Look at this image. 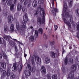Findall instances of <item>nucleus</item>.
<instances>
[{
  "instance_id": "5fc2aeb1",
  "label": "nucleus",
  "mask_w": 79,
  "mask_h": 79,
  "mask_svg": "<svg viewBox=\"0 0 79 79\" xmlns=\"http://www.w3.org/2000/svg\"><path fill=\"white\" fill-rule=\"evenodd\" d=\"M52 49L53 50H54V49H55V47L54 46L52 47Z\"/></svg>"
},
{
  "instance_id": "7ed1b4c3",
  "label": "nucleus",
  "mask_w": 79,
  "mask_h": 79,
  "mask_svg": "<svg viewBox=\"0 0 79 79\" xmlns=\"http://www.w3.org/2000/svg\"><path fill=\"white\" fill-rule=\"evenodd\" d=\"M68 20L66 19V17L64 15H63V19L64 21V23L67 25L68 27H69L70 28H71V25L70 23V22H71V20L73 19V15H69V13H68L67 15Z\"/></svg>"
},
{
  "instance_id": "3c124183",
  "label": "nucleus",
  "mask_w": 79,
  "mask_h": 79,
  "mask_svg": "<svg viewBox=\"0 0 79 79\" xmlns=\"http://www.w3.org/2000/svg\"><path fill=\"white\" fill-rule=\"evenodd\" d=\"M2 56H3V55H2V53H1L0 52V58H1V59H2Z\"/></svg>"
},
{
  "instance_id": "f704fd0d",
  "label": "nucleus",
  "mask_w": 79,
  "mask_h": 79,
  "mask_svg": "<svg viewBox=\"0 0 79 79\" xmlns=\"http://www.w3.org/2000/svg\"><path fill=\"white\" fill-rule=\"evenodd\" d=\"M51 45H53L55 44V40H53L52 42H51L50 43Z\"/></svg>"
},
{
  "instance_id": "58836bf2",
  "label": "nucleus",
  "mask_w": 79,
  "mask_h": 79,
  "mask_svg": "<svg viewBox=\"0 0 79 79\" xmlns=\"http://www.w3.org/2000/svg\"><path fill=\"white\" fill-rule=\"evenodd\" d=\"M43 37L44 39H47V35H46V34H43Z\"/></svg>"
},
{
  "instance_id": "13d9d810",
  "label": "nucleus",
  "mask_w": 79,
  "mask_h": 79,
  "mask_svg": "<svg viewBox=\"0 0 79 79\" xmlns=\"http://www.w3.org/2000/svg\"><path fill=\"white\" fill-rule=\"evenodd\" d=\"M77 65H78V68H79V60L78 62Z\"/></svg>"
},
{
  "instance_id": "0e129e2a",
  "label": "nucleus",
  "mask_w": 79,
  "mask_h": 79,
  "mask_svg": "<svg viewBox=\"0 0 79 79\" xmlns=\"http://www.w3.org/2000/svg\"><path fill=\"white\" fill-rule=\"evenodd\" d=\"M15 50H17V47H15Z\"/></svg>"
},
{
  "instance_id": "2eb2a0df",
  "label": "nucleus",
  "mask_w": 79,
  "mask_h": 79,
  "mask_svg": "<svg viewBox=\"0 0 79 79\" xmlns=\"http://www.w3.org/2000/svg\"><path fill=\"white\" fill-rule=\"evenodd\" d=\"M23 6V4L18 3L17 6V10L18 11H20L22 9V6Z\"/></svg>"
},
{
  "instance_id": "8fccbe9b",
  "label": "nucleus",
  "mask_w": 79,
  "mask_h": 79,
  "mask_svg": "<svg viewBox=\"0 0 79 79\" xmlns=\"http://www.w3.org/2000/svg\"><path fill=\"white\" fill-rule=\"evenodd\" d=\"M13 2H14V4H16L17 0H14Z\"/></svg>"
},
{
  "instance_id": "e433bc0d",
  "label": "nucleus",
  "mask_w": 79,
  "mask_h": 79,
  "mask_svg": "<svg viewBox=\"0 0 79 79\" xmlns=\"http://www.w3.org/2000/svg\"><path fill=\"white\" fill-rule=\"evenodd\" d=\"M35 36H36V37H38V35H39V33L38 31H35Z\"/></svg>"
},
{
  "instance_id": "393cba45",
  "label": "nucleus",
  "mask_w": 79,
  "mask_h": 79,
  "mask_svg": "<svg viewBox=\"0 0 79 79\" xmlns=\"http://www.w3.org/2000/svg\"><path fill=\"white\" fill-rule=\"evenodd\" d=\"M51 56L52 57V58H55L56 54L55 53V52H51Z\"/></svg>"
},
{
  "instance_id": "6ab92c4d",
  "label": "nucleus",
  "mask_w": 79,
  "mask_h": 79,
  "mask_svg": "<svg viewBox=\"0 0 79 79\" xmlns=\"http://www.w3.org/2000/svg\"><path fill=\"white\" fill-rule=\"evenodd\" d=\"M1 66L3 69H6V64L5 62H2L1 64Z\"/></svg>"
},
{
  "instance_id": "79ce46f5",
  "label": "nucleus",
  "mask_w": 79,
  "mask_h": 79,
  "mask_svg": "<svg viewBox=\"0 0 79 79\" xmlns=\"http://www.w3.org/2000/svg\"><path fill=\"white\" fill-rule=\"evenodd\" d=\"M52 37L53 38H55V39H58V36H57V35H56V36H55L54 35H52Z\"/></svg>"
},
{
  "instance_id": "37998d69",
  "label": "nucleus",
  "mask_w": 79,
  "mask_h": 79,
  "mask_svg": "<svg viewBox=\"0 0 79 79\" xmlns=\"http://www.w3.org/2000/svg\"><path fill=\"white\" fill-rule=\"evenodd\" d=\"M42 47H45V48H47L48 47V44H45L44 45H42Z\"/></svg>"
},
{
  "instance_id": "4d7b16f0",
  "label": "nucleus",
  "mask_w": 79,
  "mask_h": 79,
  "mask_svg": "<svg viewBox=\"0 0 79 79\" xmlns=\"http://www.w3.org/2000/svg\"><path fill=\"white\" fill-rule=\"evenodd\" d=\"M30 6H31V4H28L27 6L28 7H30Z\"/></svg>"
},
{
  "instance_id": "a19ab883",
  "label": "nucleus",
  "mask_w": 79,
  "mask_h": 79,
  "mask_svg": "<svg viewBox=\"0 0 79 79\" xmlns=\"http://www.w3.org/2000/svg\"><path fill=\"white\" fill-rule=\"evenodd\" d=\"M38 14H39V11L37 10L36 11L35 13L34 14L35 16H37Z\"/></svg>"
},
{
  "instance_id": "9b49d317",
  "label": "nucleus",
  "mask_w": 79,
  "mask_h": 79,
  "mask_svg": "<svg viewBox=\"0 0 79 79\" xmlns=\"http://www.w3.org/2000/svg\"><path fill=\"white\" fill-rule=\"evenodd\" d=\"M41 71L43 74H46V69L44 65L41 66Z\"/></svg>"
},
{
  "instance_id": "b1692460",
  "label": "nucleus",
  "mask_w": 79,
  "mask_h": 79,
  "mask_svg": "<svg viewBox=\"0 0 79 79\" xmlns=\"http://www.w3.org/2000/svg\"><path fill=\"white\" fill-rule=\"evenodd\" d=\"M10 7V10L11 11H13L14 10V7H15V5L14 4H11Z\"/></svg>"
},
{
  "instance_id": "ddd939ff",
  "label": "nucleus",
  "mask_w": 79,
  "mask_h": 79,
  "mask_svg": "<svg viewBox=\"0 0 79 79\" xmlns=\"http://www.w3.org/2000/svg\"><path fill=\"white\" fill-rule=\"evenodd\" d=\"M17 64L15 63L13 65V67L12 68V70L14 72L16 71L17 69V68L16 67V65Z\"/></svg>"
},
{
  "instance_id": "0eeeda50",
  "label": "nucleus",
  "mask_w": 79,
  "mask_h": 79,
  "mask_svg": "<svg viewBox=\"0 0 79 79\" xmlns=\"http://www.w3.org/2000/svg\"><path fill=\"white\" fill-rule=\"evenodd\" d=\"M27 66L29 70H31L32 73H35L36 69L35 68V66H33V67H31V66H30V64H27Z\"/></svg>"
},
{
  "instance_id": "473e14b6",
  "label": "nucleus",
  "mask_w": 79,
  "mask_h": 79,
  "mask_svg": "<svg viewBox=\"0 0 79 79\" xmlns=\"http://www.w3.org/2000/svg\"><path fill=\"white\" fill-rule=\"evenodd\" d=\"M34 37L32 35H31L30 37V39L31 41L34 40Z\"/></svg>"
},
{
  "instance_id": "4be33fe9",
  "label": "nucleus",
  "mask_w": 79,
  "mask_h": 79,
  "mask_svg": "<svg viewBox=\"0 0 79 79\" xmlns=\"http://www.w3.org/2000/svg\"><path fill=\"white\" fill-rule=\"evenodd\" d=\"M21 2H24V5H26L28 1L29 0H20Z\"/></svg>"
},
{
  "instance_id": "6e6552de",
  "label": "nucleus",
  "mask_w": 79,
  "mask_h": 79,
  "mask_svg": "<svg viewBox=\"0 0 79 79\" xmlns=\"http://www.w3.org/2000/svg\"><path fill=\"white\" fill-rule=\"evenodd\" d=\"M6 2L7 3V5L9 6H11L12 3L13 2V0H2V3L3 5H4V3L3 2Z\"/></svg>"
},
{
  "instance_id": "5701e85b",
  "label": "nucleus",
  "mask_w": 79,
  "mask_h": 79,
  "mask_svg": "<svg viewBox=\"0 0 79 79\" xmlns=\"http://www.w3.org/2000/svg\"><path fill=\"white\" fill-rule=\"evenodd\" d=\"M31 63L33 66H35V62H34V58H32V60L31 61Z\"/></svg>"
},
{
  "instance_id": "f8f14e48",
  "label": "nucleus",
  "mask_w": 79,
  "mask_h": 79,
  "mask_svg": "<svg viewBox=\"0 0 79 79\" xmlns=\"http://www.w3.org/2000/svg\"><path fill=\"white\" fill-rule=\"evenodd\" d=\"M77 30L78 32H77V35L76 36V37H77L78 39H79V22H77Z\"/></svg>"
},
{
  "instance_id": "4468645a",
  "label": "nucleus",
  "mask_w": 79,
  "mask_h": 79,
  "mask_svg": "<svg viewBox=\"0 0 79 79\" xmlns=\"http://www.w3.org/2000/svg\"><path fill=\"white\" fill-rule=\"evenodd\" d=\"M35 61H37V62H39V63H41V59H40L39 57L36 55H35Z\"/></svg>"
},
{
  "instance_id": "6e6d98bb",
  "label": "nucleus",
  "mask_w": 79,
  "mask_h": 79,
  "mask_svg": "<svg viewBox=\"0 0 79 79\" xmlns=\"http://www.w3.org/2000/svg\"><path fill=\"white\" fill-rule=\"evenodd\" d=\"M24 57H26L27 56V54L25 53H24Z\"/></svg>"
},
{
  "instance_id": "72a5a7b5",
  "label": "nucleus",
  "mask_w": 79,
  "mask_h": 79,
  "mask_svg": "<svg viewBox=\"0 0 79 79\" xmlns=\"http://www.w3.org/2000/svg\"><path fill=\"white\" fill-rule=\"evenodd\" d=\"M3 55V57L4 59H6V58H7V56H6V54L4 53V52H3L2 53Z\"/></svg>"
},
{
  "instance_id": "a878e982",
  "label": "nucleus",
  "mask_w": 79,
  "mask_h": 79,
  "mask_svg": "<svg viewBox=\"0 0 79 79\" xmlns=\"http://www.w3.org/2000/svg\"><path fill=\"white\" fill-rule=\"evenodd\" d=\"M10 45H11V47H14V46H15V43L14 42L11 41H10Z\"/></svg>"
},
{
  "instance_id": "09e8293b",
  "label": "nucleus",
  "mask_w": 79,
  "mask_h": 79,
  "mask_svg": "<svg viewBox=\"0 0 79 79\" xmlns=\"http://www.w3.org/2000/svg\"><path fill=\"white\" fill-rule=\"evenodd\" d=\"M65 52H66V51L64 50V48H63L62 49V55L64 54V53H65Z\"/></svg>"
},
{
  "instance_id": "bf43d9fd",
  "label": "nucleus",
  "mask_w": 79,
  "mask_h": 79,
  "mask_svg": "<svg viewBox=\"0 0 79 79\" xmlns=\"http://www.w3.org/2000/svg\"><path fill=\"white\" fill-rule=\"evenodd\" d=\"M39 8H41V5H40L39 6Z\"/></svg>"
},
{
  "instance_id": "2f4dec72",
  "label": "nucleus",
  "mask_w": 79,
  "mask_h": 79,
  "mask_svg": "<svg viewBox=\"0 0 79 79\" xmlns=\"http://www.w3.org/2000/svg\"><path fill=\"white\" fill-rule=\"evenodd\" d=\"M40 32L41 34H42L43 33V30L42 28H40L39 29Z\"/></svg>"
},
{
  "instance_id": "dca6fc26",
  "label": "nucleus",
  "mask_w": 79,
  "mask_h": 79,
  "mask_svg": "<svg viewBox=\"0 0 79 79\" xmlns=\"http://www.w3.org/2000/svg\"><path fill=\"white\" fill-rule=\"evenodd\" d=\"M10 27L7 25H5L4 27V32H8L9 31Z\"/></svg>"
},
{
  "instance_id": "f03ea898",
  "label": "nucleus",
  "mask_w": 79,
  "mask_h": 79,
  "mask_svg": "<svg viewBox=\"0 0 79 79\" xmlns=\"http://www.w3.org/2000/svg\"><path fill=\"white\" fill-rule=\"evenodd\" d=\"M71 68L72 69H73L69 74L68 79H77L76 78H74V73L76 72V69H77V65L76 64H73L71 66Z\"/></svg>"
},
{
  "instance_id": "a18cd8bd",
  "label": "nucleus",
  "mask_w": 79,
  "mask_h": 79,
  "mask_svg": "<svg viewBox=\"0 0 79 79\" xmlns=\"http://www.w3.org/2000/svg\"><path fill=\"white\" fill-rule=\"evenodd\" d=\"M62 71L63 73H64L65 72V68L64 67H62Z\"/></svg>"
},
{
  "instance_id": "603ef678",
  "label": "nucleus",
  "mask_w": 79,
  "mask_h": 79,
  "mask_svg": "<svg viewBox=\"0 0 79 79\" xmlns=\"http://www.w3.org/2000/svg\"><path fill=\"white\" fill-rule=\"evenodd\" d=\"M54 10L55 11V12L56 13V12H57V9H56V8H54Z\"/></svg>"
},
{
  "instance_id": "39448f33",
  "label": "nucleus",
  "mask_w": 79,
  "mask_h": 79,
  "mask_svg": "<svg viewBox=\"0 0 79 79\" xmlns=\"http://www.w3.org/2000/svg\"><path fill=\"white\" fill-rule=\"evenodd\" d=\"M10 74H11V73H10V68H8L7 69V73H6V71L3 70L2 71V76L5 77V76L6 75L8 77L10 76Z\"/></svg>"
},
{
  "instance_id": "de8ad7c7",
  "label": "nucleus",
  "mask_w": 79,
  "mask_h": 79,
  "mask_svg": "<svg viewBox=\"0 0 79 79\" xmlns=\"http://www.w3.org/2000/svg\"><path fill=\"white\" fill-rule=\"evenodd\" d=\"M70 61L71 63H73V59H71L70 60Z\"/></svg>"
},
{
  "instance_id": "423d86ee",
  "label": "nucleus",
  "mask_w": 79,
  "mask_h": 79,
  "mask_svg": "<svg viewBox=\"0 0 79 79\" xmlns=\"http://www.w3.org/2000/svg\"><path fill=\"white\" fill-rule=\"evenodd\" d=\"M3 39H5V40H9L10 39H10L14 40V41H15L16 42H19H19L17 40L14 39H12V38H11V36H8L6 35H4L3 36Z\"/></svg>"
},
{
  "instance_id": "864d4df0",
  "label": "nucleus",
  "mask_w": 79,
  "mask_h": 79,
  "mask_svg": "<svg viewBox=\"0 0 79 79\" xmlns=\"http://www.w3.org/2000/svg\"><path fill=\"white\" fill-rule=\"evenodd\" d=\"M55 5V3H54V1H52V5L53 6Z\"/></svg>"
},
{
  "instance_id": "7c9ffc66",
  "label": "nucleus",
  "mask_w": 79,
  "mask_h": 79,
  "mask_svg": "<svg viewBox=\"0 0 79 79\" xmlns=\"http://www.w3.org/2000/svg\"><path fill=\"white\" fill-rule=\"evenodd\" d=\"M64 61V63L65 64V65H67L68 63V57H66Z\"/></svg>"
},
{
  "instance_id": "f3484780",
  "label": "nucleus",
  "mask_w": 79,
  "mask_h": 79,
  "mask_svg": "<svg viewBox=\"0 0 79 79\" xmlns=\"http://www.w3.org/2000/svg\"><path fill=\"white\" fill-rule=\"evenodd\" d=\"M25 74L26 75L25 77L27 78V79L28 77L31 75V72L29 71L26 72L25 73Z\"/></svg>"
},
{
  "instance_id": "c85d7f7f",
  "label": "nucleus",
  "mask_w": 79,
  "mask_h": 79,
  "mask_svg": "<svg viewBox=\"0 0 79 79\" xmlns=\"http://www.w3.org/2000/svg\"><path fill=\"white\" fill-rule=\"evenodd\" d=\"M58 77H57V75L56 74L53 75L52 76V79H57Z\"/></svg>"
},
{
  "instance_id": "bb28decb",
  "label": "nucleus",
  "mask_w": 79,
  "mask_h": 79,
  "mask_svg": "<svg viewBox=\"0 0 79 79\" xmlns=\"http://www.w3.org/2000/svg\"><path fill=\"white\" fill-rule=\"evenodd\" d=\"M50 62V59H48V58H47L45 60V63H46V64H48V63H49Z\"/></svg>"
},
{
  "instance_id": "e2e57ef3",
  "label": "nucleus",
  "mask_w": 79,
  "mask_h": 79,
  "mask_svg": "<svg viewBox=\"0 0 79 79\" xmlns=\"http://www.w3.org/2000/svg\"><path fill=\"white\" fill-rule=\"evenodd\" d=\"M2 71V68H0V71Z\"/></svg>"
},
{
  "instance_id": "c9c22d12",
  "label": "nucleus",
  "mask_w": 79,
  "mask_h": 79,
  "mask_svg": "<svg viewBox=\"0 0 79 79\" xmlns=\"http://www.w3.org/2000/svg\"><path fill=\"white\" fill-rule=\"evenodd\" d=\"M22 10L23 13H26L27 11V9L24 7L22 8Z\"/></svg>"
},
{
  "instance_id": "c03bdc74",
  "label": "nucleus",
  "mask_w": 79,
  "mask_h": 79,
  "mask_svg": "<svg viewBox=\"0 0 79 79\" xmlns=\"http://www.w3.org/2000/svg\"><path fill=\"white\" fill-rule=\"evenodd\" d=\"M15 58H19V56H18V54L16 53H15Z\"/></svg>"
},
{
  "instance_id": "9d476101",
  "label": "nucleus",
  "mask_w": 79,
  "mask_h": 79,
  "mask_svg": "<svg viewBox=\"0 0 79 79\" xmlns=\"http://www.w3.org/2000/svg\"><path fill=\"white\" fill-rule=\"evenodd\" d=\"M67 8H68V6H67V4L66 2V0L64 1V6L63 7V11L64 12H66V10H67Z\"/></svg>"
},
{
  "instance_id": "338daca9",
  "label": "nucleus",
  "mask_w": 79,
  "mask_h": 79,
  "mask_svg": "<svg viewBox=\"0 0 79 79\" xmlns=\"http://www.w3.org/2000/svg\"><path fill=\"white\" fill-rule=\"evenodd\" d=\"M34 28H33V29H32V32H34Z\"/></svg>"
},
{
  "instance_id": "a211bd4d",
  "label": "nucleus",
  "mask_w": 79,
  "mask_h": 79,
  "mask_svg": "<svg viewBox=\"0 0 79 79\" xmlns=\"http://www.w3.org/2000/svg\"><path fill=\"white\" fill-rule=\"evenodd\" d=\"M37 1L36 0H34L32 3V5L33 7L35 8L37 6Z\"/></svg>"
},
{
  "instance_id": "cd10ccee",
  "label": "nucleus",
  "mask_w": 79,
  "mask_h": 79,
  "mask_svg": "<svg viewBox=\"0 0 79 79\" xmlns=\"http://www.w3.org/2000/svg\"><path fill=\"white\" fill-rule=\"evenodd\" d=\"M4 42L3 39L2 38H0V44H3Z\"/></svg>"
},
{
  "instance_id": "412c9836",
  "label": "nucleus",
  "mask_w": 79,
  "mask_h": 79,
  "mask_svg": "<svg viewBox=\"0 0 79 79\" xmlns=\"http://www.w3.org/2000/svg\"><path fill=\"white\" fill-rule=\"evenodd\" d=\"M70 1L69 3V8H71L73 3V0H70Z\"/></svg>"
},
{
  "instance_id": "ea45409f",
  "label": "nucleus",
  "mask_w": 79,
  "mask_h": 79,
  "mask_svg": "<svg viewBox=\"0 0 79 79\" xmlns=\"http://www.w3.org/2000/svg\"><path fill=\"white\" fill-rule=\"evenodd\" d=\"M54 27H55V31H56V30H57V29H58V25H54Z\"/></svg>"
},
{
  "instance_id": "f257e3e1",
  "label": "nucleus",
  "mask_w": 79,
  "mask_h": 79,
  "mask_svg": "<svg viewBox=\"0 0 79 79\" xmlns=\"http://www.w3.org/2000/svg\"><path fill=\"white\" fill-rule=\"evenodd\" d=\"M23 20L22 23L23 25L21 26V28L19 27V22H17L16 23L17 29L18 31L20 30V34H22V31H23L22 30L23 28L24 29H27L26 25V22L28 21V18L27 17V13H25L24 14V16L23 17Z\"/></svg>"
},
{
  "instance_id": "49530a36",
  "label": "nucleus",
  "mask_w": 79,
  "mask_h": 79,
  "mask_svg": "<svg viewBox=\"0 0 79 79\" xmlns=\"http://www.w3.org/2000/svg\"><path fill=\"white\" fill-rule=\"evenodd\" d=\"M10 77L12 79L15 78V74H13V75L11 76Z\"/></svg>"
},
{
  "instance_id": "774afa93",
  "label": "nucleus",
  "mask_w": 79,
  "mask_h": 79,
  "mask_svg": "<svg viewBox=\"0 0 79 79\" xmlns=\"http://www.w3.org/2000/svg\"><path fill=\"white\" fill-rule=\"evenodd\" d=\"M1 10H2L1 9V8L0 7V11H1Z\"/></svg>"
},
{
  "instance_id": "052dcab7",
  "label": "nucleus",
  "mask_w": 79,
  "mask_h": 79,
  "mask_svg": "<svg viewBox=\"0 0 79 79\" xmlns=\"http://www.w3.org/2000/svg\"><path fill=\"white\" fill-rule=\"evenodd\" d=\"M72 47L70 46L69 47V49H70V50H71V49H72Z\"/></svg>"
},
{
  "instance_id": "680f3d73",
  "label": "nucleus",
  "mask_w": 79,
  "mask_h": 79,
  "mask_svg": "<svg viewBox=\"0 0 79 79\" xmlns=\"http://www.w3.org/2000/svg\"><path fill=\"white\" fill-rule=\"evenodd\" d=\"M30 28H31V29H33V27L31 26L30 27Z\"/></svg>"
},
{
  "instance_id": "c756f323",
  "label": "nucleus",
  "mask_w": 79,
  "mask_h": 79,
  "mask_svg": "<svg viewBox=\"0 0 79 79\" xmlns=\"http://www.w3.org/2000/svg\"><path fill=\"white\" fill-rule=\"evenodd\" d=\"M38 3L40 5L43 4L44 3V0H38Z\"/></svg>"
},
{
  "instance_id": "1a4fd4ad",
  "label": "nucleus",
  "mask_w": 79,
  "mask_h": 79,
  "mask_svg": "<svg viewBox=\"0 0 79 79\" xmlns=\"http://www.w3.org/2000/svg\"><path fill=\"white\" fill-rule=\"evenodd\" d=\"M8 23L9 24H10L12 23L13 21V15H8Z\"/></svg>"
},
{
  "instance_id": "aec40b11",
  "label": "nucleus",
  "mask_w": 79,
  "mask_h": 79,
  "mask_svg": "<svg viewBox=\"0 0 79 79\" xmlns=\"http://www.w3.org/2000/svg\"><path fill=\"white\" fill-rule=\"evenodd\" d=\"M10 31L11 32L14 31V25L13 24H11V26L10 28Z\"/></svg>"
},
{
  "instance_id": "4c0bfd02",
  "label": "nucleus",
  "mask_w": 79,
  "mask_h": 79,
  "mask_svg": "<svg viewBox=\"0 0 79 79\" xmlns=\"http://www.w3.org/2000/svg\"><path fill=\"white\" fill-rule=\"evenodd\" d=\"M47 78L48 79H51L52 77L50 76V75L48 74L47 75Z\"/></svg>"
},
{
  "instance_id": "69168bd1",
  "label": "nucleus",
  "mask_w": 79,
  "mask_h": 79,
  "mask_svg": "<svg viewBox=\"0 0 79 79\" xmlns=\"http://www.w3.org/2000/svg\"><path fill=\"white\" fill-rule=\"evenodd\" d=\"M20 68H21V69H22V68H23V66H22L21 65H20Z\"/></svg>"
},
{
  "instance_id": "20e7f679",
  "label": "nucleus",
  "mask_w": 79,
  "mask_h": 79,
  "mask_svg": "<svg viewBox=\"0 0 79 79\" xmlns=\"http://www.w3.org/2000/svg\"><path fill=\"white\" fill-rule=\"evenodd\" d=\"M42 13H43V18L42 21V19H41V18L40 17H38L37 19V21L38 23H39L40 24V25L42 24H42H44V25H45V11L44 10H42Z\"/></svg>"
}]
</instances>
